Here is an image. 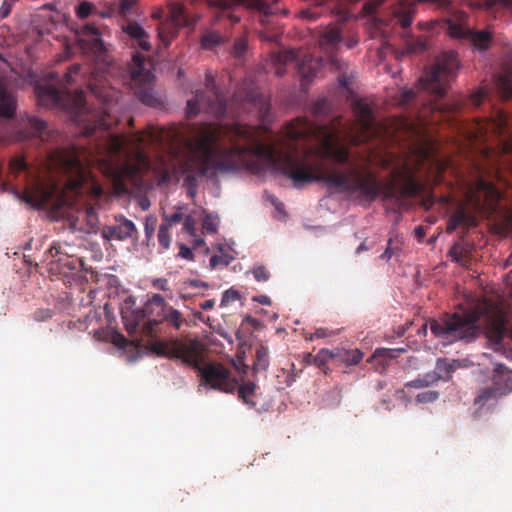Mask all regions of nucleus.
I'll list each match as a JSON object with an SVG mask.
<instances>
[{
	"instance_id": "nucleus-1",
	"label": "nucleus",
	"mask_w": 512,
	"mask_h": 512,
	"mask_svg": "<svg viewBox=\"0 0 512 512\" xmlns=\"http://www.w3.org/2000/svg\"><path fill=\"white\" fill-rule=\"evenodd\" d=\"M355 115L353 123H343L341 117L331 124L319 125L305 117H298L286 124L283 137L288 141L314 139L317 147H306L299 151L294 144L274 142L265 144L259 140L255 126L235 123L217 125L202 123L194 125L192 136L187 141L188 155L179 165L177 172L183 176V186L193 198L197 193L198 179H213L218 174L247 169L252 173L277 171L289 178L295 188H302L314 182H323L341 192L356 194L359 199L372 202L382 195L402 209L408 198L421 196L425 185L416 176L418 168L404 163L392 169V180L382 183L368 169L351 167L345 172L325 171L323 161L333 159L345 164L349 151L337 147L341 138L354 145H360L377 137L379 126L373 109L363 99L352 103Z\"/></svg>"
},
{
	"instance_id": "nucleus-2",
	"label": "nucleus",
	"mask_w": 512,
	"mask_h": 512,
	"mask_svg": "<svg viewBox=\"0 0 512 512\" xmlns=\"http://www.w3.org/2000/svg\"><path fill=\"white\" fill-rule=\"evenodd\" d=\"M11 76L22 78L34 86L39 104L62 108L70 112L75 122L82 126L85 136L98 131L96 148L103 155L101 165L104 173L119 186L126 182L136 183L142 173L151 168L149 148L158 140L156 131H144L130 135L112 133L114 123L110 115L103 69L92 66H69L62 78L58 73L46 72L39 77L31 66H8ZM97 66H93L96 68Z\"/></svg>"
},
{
	"instance_id": "nucleus-3",
	"label": "nucleus",
	"mask_w": 512,
	"mask_h": 512,
	"mask_svg": "<svg viewBox=\"0 0 512 512\" xmlns=\"http://www.w3.org/2000/svg\"><path fill=\"white\" fill-rule=\"evenodd\" d=\"M13 134L16 141L35 140L46 145L38 170L30 166L22 156H16L9 162V174L15 178L23 174L27 183L23 193L25 202L41 208L60 196L64 189L79 196H102L103 190L85 163L83 152L73 145H58L61 135L57 131L48 130L44 120L31 115L21 116Z\"/></svg>"
},
{
	"instance_id": "nucleus-4",
	"label": "nucleus",
	"mask_w": 512,
	"mask_h": 512,
	"mask_svg": "<svg viewBox=\"0 0 512 512\" xmlns=\"http://www.w3.org/2000/svg\"><path fill=\"white\" fill-rule=\"evenodd\" d=\"M470 147L469 156L477 173L496 174L506 170L512 174V121L501 110L489 119H477L459 125Z\"/></svg>"
},
{
	"instance_id": "nucleus-5",
	"label": "nucleus",
	"mask_w": 512,
	"mask_h": 512,
	"mask_svg": "<svg viewBox=\"0 0 512 512\" xmlns=\"http://www.w3.org/2000/svg\"><path fill=\"white\" fill-rule=\"evenodd\" d=\"M120 314L129 339L113 330L112 343L121 349L132 345L160 356V294H154L142 307L129 295L120 305Z\"/></svg>"
},
{
	"instance_id": "nucleus-6",
	"label": "nucleus",
	"mask_w": 512,
	"mask_h": 512,
	"mask_svg": "<svg viewBox=\"0 0 512 512\" xmlns=\"http://www.w3.org/2000/svg\"><path fill=\"white\" fill-rule=\"evenodd\" d=\"M162 357L179 360L193 367L201 377V383L214 390L233 393L237 388V380L230 370L219 363H205L202 344L194 339L186 343L174 338L162 339Z\"/></svg>"
},
{
	"instance_id": "nucleus-7",
	"label": "nucleus",
	"mask_w": 512,
	"mask_h": 512,
	"mask_svg": "<svg viewBox=\"0 0 512 512\" xmlns=\"http://www.w3.org/2000/svg\"><path fill=\"white\" fill-rule=\"evenodd\" d=\"M480 312L478 310H462L446 314L429 323L431 332L435 337L449 343L464 341L473 342L481 334L479 325Z\"/></svg>"
},
{
	"instance_id": "nucleus-8",
	"label": "nucleus",
	"mask_w": 512,
	"mask_h": 512,
	"mask_svg": "<svg viewBox=\"0 0 512 512\" xmlns=\"http://www.w3.org/2000/svg\"><path fill=\"white\" fill-rule=\"evenodd\" d=\"M501 71L494 73L489 84L481 86L469 97H459L449 105L451 112H461L466 106L478 107L495 90L501 98L512 97V66H501Z\"/></svg>"
},
{
	"instance_id": "nucleus-9",
	"label": "nucleus",
	"mask_w": 512,
	"mask_h": 512,
	"mask_svg": "<svg viewBox=\"0 0 512 512\" xmlns=\"http://www.w3.org/2000/svg\"><path fill=\"white\" fill-rule=\"evenodd\" d=\"M207 92L197 90L195 95L187 101V118L196 117L200 111L217 117L227 112V103L224 96L215 88L214 79L207 74Z\"/></svg>"
},
{
	"instance_id": "nucleus-10",
	"label": "nucleus",
	"mask_w": 512,
	"mask_h": 512,
	"mask_svg": "<svg viewBox=\"0 0 512 512\" xmlns=\"http://www.w3.org/2000/svg\"><path fill=\"white\" fill-rule=\"evenodd\" d=\"M424 74L419 78L418 89L429 92L435 98H442L450 83L456 78L458 66H425Z\"/></svg>"
},
{
	"instance_id": "nucleus-11",
	"label": "nucleus",
	"mask_w": 512,
	"mask_h": 512,
	"mask_svg": "<svg viewBox=\"0 0 512 512\" xmlns=\"http://www.w3.org/2000/svg\"><path fill=\"white\" fill-rule=\"evenodd\" d=\"M129 71L127 84L139 100L150 106L156 105V98L153 95L155 75L145 66H133Z\"/></svg>"
},
{
	"instance_id": "nucleus-12",
	"label": "nucleus",
	"mask_w": 512,
	"mask_h": 512,
	"mask_svg": "<svg viewBox=\"0 0 512 512\" xmlns=\"http://www.w3.org/2000/svg\"><path fill=\"white\" fill-rule=\"evenodd\" d=\"M501 192L491 183L478 178L469 185L466 191L467 202L475 212L482 211L485 207L492 208L501 199Z\"/></svg>"
},
{
	"instance_id": "nucleus-13",
	"label": "nucleus",
	"mask_w": 512,
	"mask_h": 512,
	"mask_svg": "<svg viewBox=\"0 0 512 512\" xmlns=\"http://www.w3.org/2000/svg\"><path fill=\"white\" fill-rule=\"evenodd\" d=\"M75 36L80 47L94 55L101 64H112L106 59L108 48L101 39V32L95 24L88 23L77 28Z\"/></svg>"
},
{
	"instance_id": "nucleus-14",
	"label": "nucleus",
	"mask_w": 512,
	"mask_h": 512,
	"mask_svg": "<svg viewBox=\"0 0 512 512\" xmlns=\"http://www.w3.org/2000/svg\"><path fill=\"white\" fill-rule=\"evenodd\" d=\"M122 30L126 34L127 43L131 48L135 49L132 53L134 64H145L150 62V55L144 53L150 52L152 45L149 34L144 28L135 21H127L122 25Z\"/></svg>"
},
{
	"instance_id": "nucleus-15",
	"label": "nucleus",
	"mask_w": 512,
	"mask_h": 512,
	"mask_svg": "<svg viewBox=\"0 0 512 512\" xmlns=\"http://www.w3.org/2000/svg\"><path fill=\"white\" fill-rule=\"evenodd\" d=\"M506 324L507 319L504 314L495 313L491 315L486 324L485 336L491 349L510 358L512 350L507 351L503 346L505 336H508L512 340V328L508 329Z\"/></svg>"
},
{
	"instance_id": "nucleus-16",
	"label": "nucleus",
	"mask_w": 512,
	"mask_h": 512,
	"mask_svg": "<svg viewBox=\"0 0 512 512\" xmlns=\"http://www.w3.org/2000/svg\"><path fill=\"white\" fill-rule=\"evenodd\" d=\"M233 101L241 106L245 104L252 105L258 110L262 119H265L270 111V103L259 88L253 83L244 81L241 87L235 92Z\"/></svg>"
},
{
	"instance_id": "nucleus-17",
	"label": "nucleus",
	"mask_w": 512,
	"mask_h": 512,
	"mask_svg": "<svg viewBox=\"0 0 512 512\" xmlns=\"http://www.w3.org/2000/svg\"><path fill=\"white\" fill-rule=\"evenodd\" d=\"M447 31L453 38L466 39L472 46L478 50H486L491 43L492 36L486 31H473L465 27L461 23H456L453 20L447 21Z\"/></svg>"
},
{
	"instance_id": "nucleus-18",
	"label": "nucleus",
	"mask_w": 512,
	"mask_h": 512,
	"mask_svg": "<svg viewBox=\"0 0 512 512\" xmlns=\"http://www.w3.org/2000/svg\"><path fill=\"white\" fill-rule=\"evenodd\" d=\"M492 387L503 396L512 392V371L502 363H497L492 371Z\"/></svg>"
},
{
	"instance_id": "nucleus-19",
	"label": "nucleus",
	"mask_w": 512,
	"mask_h": 512,
	"mask_svg": "<svg viewBox=\"0 0 512 512\" xmlns=\"http://www.w3.org/2000/svg\"><path fill=\"white\" fill-rule=\"evenodd\" d=\"M478 220L474 212L468 211L466 207L459 206L449 217L447 222V231L452 232L458 227L465 228L476 227Z\"/></svg>"
},
{
	"instance_id": "nucleus-20",
	"label": "nucleus",
	"mask_w": 512,
	"mask_h": 512,
	"mask_svg": "<svg viewBox=\"0 0 512 512\" xmlns=\"http://www.w3.org/2000/svg\"><path fill=\"white\" fill-rule=\"evenodd\" d=\"M8 88V78L0 77V117L3 118H11L16 109V100Z\"/></svg>"
},
{
	"instance_id": "nucleus-21",
	"label": "nucleus",
	"mask_w": 512,
	"mask_h": 512,
	"mask_svg": "<svg viewBox=\"0 0 512 512\" xmlns=\"http://www.w3.org/2000/svg\"><path fill=\"white\" fill-rule=\"evenodd\" d=\"M136 232L135 225L130 220H124L118 225L108 227L103 234L108 239L124 240L133 237Z\"/></svg>"
},
{
	"instance_id": "nucleus-22",
	"label": "nucleus",
	"mask_w": 512,
	"mask_h": 512,
	"mask_svg": "<svg viewBox=\"0 0 512 512\" xmlns=\"http://www.w3.org/2000/svg\"><path fill=\"white\" fill-rule=\"evenodd\" d=\"M226 42V36L213 29L206 28L200 37V47L207 51H216Z\"/></svg>"
},
{
	"instance_id": "nucleus-23",
	"label": "nucleus",
	"mask_w": 512,
	"mask_h": 512,
	"mask_svg": "<svg viewBox=\"0 0 512 512\" xmlns=\"http://www.w3.org/2000/svg\"><path fill=\"white\" fill-rule=\"evenodd\" d=\"M165 322L174 329L179 330L183 324H187L182 313L172 306L166 304L162 299V323Z\"/></svg>"
},
{
	"instance_id": "nucleus-24",
	"label": "nucleus",
	"mask_w": 512,
	"mask_h": 512,
	"mask_svg": "<svg viewBox=\"0 0 512 512\" xmlns=\"http://www.w3.org/2000/svg\"><path fill=\"white\" fill-rule=\"evenodd\" d=\"M256 388L257 385L252 381H244L241 384L237 383L236 390L238 392L239 399H241L250 408L256 406V402L253 400Z\"/></svg>"
},
{
	"instance_id": "nucleus-25",
	"label": "nucleus",
	"mask_w": 512,
	"mask_h": 512,
	"mask_svg": "<svg viewBox=\"0 0 512 512\" xmlns=\"http://www.w3.org/2000/svg\"><path fill=\"white\" fill-rule=\"evenodd\" d=\"M293 62H297L296 64H300L297 59V54L293 50H288L282 47H277L272 51V63L271 64H291Z\"/></svg>"
},
{
	"instance_id": "nucleus-26",
	"label": "nucleus",
	"mask_w": 512,
	"mask_h": 512,
	"mask_svg": "<svg viewBox=\"0 0 512 512\" xmlns=\"http://www.w3.org/2000/svg\"><path fill=\"white\" fill-rule=\"evenodd\" d=\"M210 4L211 7L218 10V14L216 15L218 19L228 17L232 23H237L240 20L239 17L230 12L232 0H213Z\"/></svg>"
},
{
	"instance_id": "nucleus-27",
	"label": "nucleus",
	"mask_w": 512,
	"mask_h": 512,
	"mask_svg": "<svg viewBox=\"0 0 512 512\" xmlns=\"http://www.w3.org/2000/svg\"><path fill=\"white\" fill-rule=\"evenodd\" d=\"M269 349L264 345H260L256 348L255 361L253 364V370L255 372L266 371L269 367Z\"/></svg>"
},
{
	"instance_id": "nucleus-28",
	"label": "nucleus",
	"mask_w": 512,
	"mask_h": 512,
	"mask_svg": "<svg viewBox=\"0 0 512 512\" xmlns=\"http://www.w3.org/2000/svg\"><path fill=\"white\" fill-rule=\"evenodd\" d=\"M502 396L503 395L500 394L494 387H484L478 391L477 396L474 399V404L484 406L487 402L496 400Z\"/></svg>"
},
{
	"instance_id": "nucleus-29",
	"label": "nucleus",
	"mask_w": 512,
	"mask_h": 512,
	"mask_svg": "<svg viewBox=\"0 0 512 512\" xmlns=\"http://www.w3.org/2000/svg\"><path fill=\"white\" fill-rule=\"evenodd\" d=\"M449 255L452 257L453 261L463 267H468L470 265L471 259L467 254V250L461 243L454 244L449 250Z\"/></svg>"
},
{
	"instance_id": "nucleus-30",
	"label": "nucleus",
	"mask_w": 512,
	"mask_h": 512,
	"mask_svg": "<svg viewBox=\"0 0 512 512\" xmlns=\"http://www.w3.org/2000/svg\"><path fill=\"white\" fill-rule=\"evenodd\" d=\"M249 54V46L245 37H240L234 41L231 49V55L237 60H247Z\"/></svg>"
},
{
	"instance_id": "nucleus-31",
	"label": "nucleus",
	"mask_w": 512,
	"mask_h": 512,
	"mask_svg": "<svg viewBox=\"0 0 512 512\" xmlns=\"http://www.w3.org/2000/svg\"><path fill=\"white\" fill-rule=\"evenodd\" d=\"M389 32V24L387 22L376 17L373 18L370 27V34L372 38L386 39L388 37Z\"/></svg>"
},
{
	"instance_id": "nucleus-32",
	"label": "nucleus",
	"mask_w": 512,
	"mask_h": 512,
	"mask_svg": "<svg viewBox=\"0 0 512 512\" xmlns=\"http://www.w3.org/2000/svg\"><path fill=\"white\" fill-rule=\"evenodd\" d=\"M363 352L359 349L342 350L336 354L347 365H357L363 359Z\"/></svg>"
},
{
	"instance_id": "nucleus-33",
	"label": "nucleus",
	"mask_w": 512,
	"mask_h": 512,
	"mask_svg": "<svg viewBox=\"0 0 512 512\" xmlns=\"http://www.w3.org/2000/svg\"><path fill=\"white\" fill-rule=\"evenodd\" d=\"M435 372L439 380L449 381L454 373L450 362L447 359L439 358L436 361Z\"/></svg>"
},
{
	"instance_id": "nucleus-34",
	"label": "nucleus",
	"mask_w": 512,
	"mask_h": 512,
	"mask_svg": "<svg viewBox=\"0 0 512 512\" xmlns=\"http://www.w3.org/2000/svg\"><path fill=\"white\" fill-rule=\"evenodd\" d=\"M238 2L246 5L251 9H255L262 13L264 16L274 14V8L264 0H237Z\"/></svg>"
},
{
	"instance_id": "nucleus-35",
	"label": "nucleus",
	"mask_w": 512,
	"mask_h": 512,
	"mask_svg": "<svg viewBox=\"0 0 512 512\" xmlns=\"http://www.w3.org/2000/svg\"><path fill=\"white\" fill-rule=\"evenodd\" d=\"M170 18L174 26L181 27L187 24L185 11L180 4H171L169 6Z\"/></svg>"
},
{
	"instance_id": "nucleus-36",
	"label": "nucleus",
	"mask_w": 512,
	"mask_h": 512,
	"mask_svg": "<svg viewBox=\"0 0 512 512\" xmlns=\"http://www.w3.org/2000/svg\"><path fill=\"white\" fill-rule=\"evenodd\" d=\"M298 73L301 76L300 87L303 92L308 90L310 83L316 75V69L312 66H298Z\"/></svg>"
},
{
	"instance_id": "nucleus-37",
	"label": "nucleus",
	"mask_w": 512,
	"mask_h": 512,
	"mask_svg": "<svg viewBox=\"0 0 512 512\" xmlns=\"http://www.w3.org/2000/svg\"><path fill=\"white\" fill-rule=\"evenodd\" d=\"M323 39L331 46L340 44L343 41L341 28L338 26L328 27L323 34Z\"/></svg>"
},
{
	"instance_id": "nucleus-38",
	"label": "nucleus",
	"mask_w": 512,
	"mask_h": 512,
	"mask_svg": "<svg viewBox=\"0 0 512 512\" xmlns=\"http://www.w3.org/2000/svg\"><path fill=\"white\" fill-rule=\"evenodd\" d=\"M96 13H98V9L89 1H82L75 7V14L79 19H86Z\"/></svg>"
},
{
	"instance_id": "nucleus-39",
	"label": "nucleus",
	"mask_w": 512,
	"mask_h": 512,
	"mask_svg": "<svg viewBox=\"0 0 512 512\" xmlns=\"http://www.w3.org/2000/svg\"><path fill=\"white\" fill-rule=\"evenodd\" d=\"M336 357V354H334L332 351L328 349H321L314 357H313V364L317 366L318 368L324 367L327 362Z\"/></svg>"
},
{
	"instance_id": "nucleus-40",
	"label": "nucleus",
	"mask_w": 512,
	"mask_h": 512,
	"mask_svg": "<svg viewBox=\"0 0 512 512\" xmlns=\"http://www.w3.org/2000/svg\"><path fill=\"white\" fill-rule=\"evenodd\" d=\"M458 53L455 50L449 49L443 51L435 64H458Z\"/></svg>"
},
{
	"instance_id": "nucleus-41",
	"label": "nucleus",
	"mask_w": 512,
	"mask_h": 512,
	"mask_svg": "<svg viewBox=\"0 0 512 512\" xmlns=\"http://www.w3.org/2000/svg\"><path fill=\"white\" fill-rule=\"evenodd\" d=\"M330 102L327 97H320L313 104V113L316 115L326 114L329 111Z\"/></svg>"
},
{
	"instance_id": "nucleus-42",
	"label": "nucleus",
	"mask_w": 512,
	"mask_h": 512,
	"mask_svg": "<svg viewBox=\"0 0 512 512\" xmlns=\"http://www.w3.org/2000/svg\"><path fill=\"white\" fill-rule=\"evenodd\" d=\"M252 274L258 282H266L270 278V273L264 265H255Z\"/></svg>"
},
{
	"instance_id": "nucleus-43",
	"label": "nucleus",
	"mask_w": 512,
	"mask_h": 512,
	"mask_svg": "<svg viewBox=\"0 0 512 512\" xmlns=\"http://www.w3.org/2000/svg\"><path fill=\"white\" fill-rule=\"evenodd\" d=\"M439 398V392L435 390H428L419 393L416 396V401L418 403H432Z\"/></svg>"
},
{
	"instance_id": "nucleus-44",
	"label": "nucleus",
	"mask_w": 512,
	"mask_h": 512,
	"mask_svg": "<svg viewBox=\"0 0 512 512\" xmlns=\"http://www.w3.org/2000/svg\"><path fill=\"white\" fill-rule=\"evenodd\" d=\"M239 299H240L239 291L235 290L233 288H230L223 293L220 305L222 307L227 306L229 303L234 302Z\"/></svg>"
},
{
	"instance_id": "nucleus-45",
	"label": "nucleus",
	"mask_w": 512,
	"mask_h": 512,
	"mask_svg": "<svg viewBox=\"0 0 512 512\" xmlns=\"http://www.w3.org/2000/svg\"><path fill=\"white\" fill-rule=\"evenodd\" d=\"M409 46L412 52L419 53L425 51L428 48L429 42L426 37H418L413 42H411Z\"/></svg>"
},
{
	"instance_id": "nucleus-46",
	"label": "nucleus",
	"mask_w": 512,
	"mask_h": 512,
	"mask_svg": "<svg viewBox=\"0 0 512 512\" xmlns=\"http://www.w3.org/2000/svg\"><path fill=\"white\" fill-rule=\"evenodd\" d=\"M395 20L403 29H406L412 23V14L410 12L396 13Z\"/></svg>"
},
{
	"instance_id": "nucleus-47",
	"label": "nucleus",
	"mask_w": 512,
	"mask_h": 512,
	"mask_svg": "<svg viewBox=\"0 0 512 512\" xmlns=\"http://www.w3.org/2000/svg\"><path fill=\"white\" fill-rule=\"evenodd\" d=\"M384 2V0H369L363 5V11L366 15H373L376 9Z\"/></svg>"
},
{
	"instance_id": "nucleus-48",
	"label": "nucleus",
	"mask_w": 512,
	"mask_h": 512,
	"mask_svg": "<svg viewBox=\"0 0 512 512\" xmlns=\"http://www.w3.org/2000/svg\"><path fill=\"white\" fill-rule=\"evenodd\" d=\"M135 2L136 0H121L118 7L119 14L122 16H127L130 14Z\"/></svg>"
},
{
	"instance_id": "nucleus-49",
	"label": "nucleus",
	"mask_w": 512,
	"mask_h": 512,
	"mask_svg": "<svg viewBox=\"0 0 512 512\" xmlns=\"http://www.w3.org/2000/svg\"><path fill=\"white\" fill-rule=\"evenodd\" d=\"M405 349H387V348H378L375 350L374 356L376 357H388V358H394L396 352H404Z\"/></svg>"
},
{
	"instance_id": "nucleus-50",
	"label": "nucleus",
	"mask_w": 512,
	"mask_h": 512,
	"mask_svg": "<svg viewBox=\"0 0 512 512\" xmlns=\"http://www.w3.org/2000/svg\"><path fill=\"white\" fill-rule=\"evenodd\" d=\"M52 317V312L49 309H38L33 313V319L37 322H44Z\"/></svg>"
},
{
	"instance_id": "nucleus-51",
	"label": "nucleus",
	"mask_w": 512,
	"mask_h": 512,
	"mask_svg": "<svg viewBox=\"0 0 512 512\" xmlns=\"http://www.w3.org/2000/svg\"><path fill=\"white\" fill-rule=\"evenodd\" d=\"M449 362L454 372L458 369L468 368L472 364L468 359H454Z\"/></svg>"
},
{
	"instance_id": "nucleus-52",
	"label": "nucleus",
	"mask_w": 512,
	"mask_h": 512,
	"mask_svg": "<svg viewBox=\"0 0 512 512\" xmlns=\"http://www.w3.org/2000/svg\"><path fill=\"white\" fill-rule=\"evenodd\" d=\"M422 381L424 383V386L428 387V386L438 382L439 379H438L437 374H436V372L434 370L432 372H429V373H426L425 375H423L422 376Z\"/></svg>"
},
{
	"instance_id": "nucleus-53",
	"label": "nucleus",
	"mask_w": 512,
	"mask_h": 512,
	"mask_svg": "<svg viewBox=\"0 0 512 512\" xmlns=\"http://www.w3.org/2000/svg\"><path fill=\"white\" fill-rule=\"evenodd\" d=\"M332 332L328 328H318L310 337V340H313L314 338L321 339V338H327L332 336Z\"/></svg>"
},
{
	"instance_id": "nucleus-54",
	"label": "nucleus",
	"mask_w": 512,
	"mask_h": 512,
	"mask_svg": "<svg viewBox=\"0 0 512 512\" xmlns=\"http://www.w3.org/2000/svg\"><path fill=\"white\" fill-rule=\"evenodd\" d=\"M12 2L8 0H4L1 7H0V18L4 19L6 18L12 10Z\"/></svg>"
},
{
	"instance_id": "nucleus-55",
	"label": "nucleus",
	"mask_w": 512,
	"mask_h": 512,
	"mask_svg": "<svg viewBox=\"0 0 512 512\" xmlns=\"http://www.w3.org/2000/svg\"><path fill=\"white\" fill-rule=\"evenodd\" d=\"M183 229L193 235L194 232H195V222H194V219L190 216H187L184 220V224H183Z\"/></svg>"
},
{
	"instance_id": "nucleus-56",
	"label": "nucleus",
	"mask_w": 512,
	"mask_h": 512,
	"mask_svg": "<svg viewBox=\"0 0 512 512\" xmlns=\"http://www.w3.org/2000/svg\"><path fill=\"white\" fill-rule=\"evenodd\" d=\"M396 248L392 247V239H389L388 246L386 250L381 254L380 258L383 260H390L391 257L395 254Z\"/></svg>"
},
{
	"instance_id": "nucleus-57",
	"label": "nucleus",
	"mask_w": 512,
	"mask_h": 512,
	"mask_svg": "<svg viewBox=\"0 0 512 512\" xmlns=\"http://www.w3.org/2000/svg\"><path fill=\"white\" fill-rule=\"evenodd\" d=\"M415 94L416 93L413 89L403 91L401 94L400 103L408 104L415 97Z\"/></svg>"
},
{
	"instance_id": "nucleus-58",
	"label": "nucleus",
	"mask_w": 512,
	"mask_h": 512,
	"mask_svg": "<svg viewBox=\"0 0 512 512\" xmlns=\"http://www.w3.org/2000/svg\"><path fill=\"white\" fill-rule=\"evenodd\" d=\"M179 256H181L182 258L187 259V260H192L193 252L189 247H187L184 244H181L180 248H179Z\"/></svg>"
},
{
	"instance_id": "nucleus-59",
	"label": "nucleus",
	"mask_w": 512,
	"mask_h": 512,
	"mask_svg": "<svg viewBox=\"0 0 512 512\" xmlns=\"http://www.w3.org/2000/svg\"><path fill=\"white\" fill-rule=\"evenodd\" d=\"M49 253H50L52 258H55V257L60 256V255H67L66 252L62 251V246L59 243H54L50 247Z\"/></svg>"
},
{
	"instance_id": "nucleus-60",
	"label": "nucleus",
	"mask_w": 512,
	"mask_h": 512,
	"mask_svg": "<svg viewBox=\"0 0 512 512\" xmlns=\"http://www.w3.org/2000/svg\"><path fill=\"white\" fill-rule=\"evenodd\" d=\"M114 13H115V8L112 6H109L102 11L98 10V13H96L95 15H98L101 18H110L114 15Z\"/></svg>"
},
{
	"instance_id": "nucleus-61",
	"label": "nucleus",
	"mask_w": 512,
	"mask_h": 512,
	"mask_svg": "<svg viewBox=\"0 0 512 512\" xmlns=\"http://www.w3.org/2000/svg\"><path fill=\"white\" fill-rule=\"evenodd\" d=\"M487 5L490 7L501 5L505 7L512 6V0H487Z\"/></svg>"
},
{
	"instance_id": "nucleus-62",
	"label": "nucleus",
	"mask_w": 512,
	"mask_h": 512,
	"mask_svg": "<svg viewBox=\"0 0 512 512\" xmlns=\"http://www.w3.org/2000/svg\"><path fill=\"white\" fill-rule=\"evenodd\" d=\"M243 323H246V324H249L250 326H252L254 329H258L260 327V322L258 319L252 317V316H245L243 318Z\"/></svg>"
},
{
	"instance_id": "nucleus-63",
	"label": "nucleus",
	"mask_w": 512,
	"mask_h": 512,
	"mask_svg": "<svg viewBox=\"0 0 512 512\" xmlns=\"http://www.w3.org/2000/svg\"><path fill=\"white\" fill-rule=\"evenodd\" d=\"M182 219V215L180 213H173L170 217H165V221L167 225L171 226Z\"/></svg>"
},
{
	"instance_id": "nucleus-64",
	"label": "nucleus",
	"mask_w": 512,
	"mask_h": 512,
	"mask_svg": "<svg viewBox=\"0 0 512 512\" xmlns=\"http://www.w3.org/2000/svg\"><path fill=\"white\" fill-rule=\"evenodd\" d=\"M215 306V300L214 299H208L200 303V308L202 310H211Z\"/></svg>"
}]
</instances>
